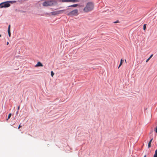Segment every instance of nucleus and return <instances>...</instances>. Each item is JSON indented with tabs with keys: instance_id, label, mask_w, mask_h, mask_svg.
I'll return each mask as SVG.
<instances>
[{
	"instance_id": "2eb2a0df",
	"label": "nucleus",
	"mask_w": 157,
	"mask_h": 157,
	"mask_svg": "<svg viewBox=\"0 0 157 157\" xmlns=\"http://www.w3.org/2000/svg\"><path fill=\"white\" fill-rule=\"evenodd\" d=\"M146 24H144V26H143V29L144 30H146Z\"/></svg>"
},
{
	"instance_id": "412c9836",
	"label": "nucleus",
	"mask_w": 157,
	"mask_h": 157,
	"mask_svg": "<svg viewBox=\"0 0 157 157\" xmlns=\"http://www.w3.org/2000/svg\"><path fill=\"white\" fill-rule=\"evenodd\" d=\"M152 140H153V138H152V139H151L150 140V141H149V143H151V141H152Z\"/></svg>"
},
{
	"instance_id": "c85d7f7f",
	"label": "nucleus",
	"mask_w": 157,
	"mask_h": 157,
	"mask_svg": "<svg viewBox=\"0 0 157 157\" xmlns=\"http://www.w3.org/2000/svg\"><path fill=\"white\" fill-rule=\"evenodd\" d=\"M2 36V35L1 34H0V37H1Z\"/></svg>"
},
{
	"instance_id": "9d476101",
	"label": "nucleus",
	"mask_w": 157,
	"mask_h": 157,
	"mask_svg": "<svg viewBox=\"0 0 157 157\" xmlns=\"http://www.w3.org/2000/svg\"><path fill=\"white\" fill-rule=\"evenodd\" d=\"M61 2H71V0H61Z\"/></svg>"
},
{
	"instance_id": "423d86ee",
	"label": "nucleus",
	"mask_w": 157,
	"mask_h": 157,
	"mask_svg": "<svg viewBox=\"0 0 157 157\" xmlns=\"http://www.w3.org/2000/svg\"><path fill=\"white\" fill-rule=\"evenodd\" d=\"M10 28V25H9L8 26V33L9 36L10 37V36H11Z\"/></svg>"
},
{
	"instance_id": "7ed1b4c3",
	"label": "nucleus",
	"mask_w": 157,
	"mask_h": 157,
	"mask_svg": "<svg viewBox=\"0 0 157 157\" xmlns=\"http://www.w3.org/2000/svg\"><path fill=\"white\" fill-rule=\"evenodd\" d=\"M66 14L67 16L71 17L77 16L78 14V10L77 9L74 10L69 12H67Z\"/></svg>"
},
{
	"instance_id": "0eeeda50",
	"label": "nucleus",
	"mask_w": 157,
	"mask_h": 157,
	"mask_svg": "<svg viewBox=\"0 0 157 157\" xmlns=\"http://www.w3.org/2000/svg\"><path fill=\"white\" fill-rule=\"evenodd\" d=\"M42 64L40 62H39L37 63V64L36 65V67H42L43 66Z\"/></svg>"
},
{
	"instance_id": "6ab92c4d",
	"label": "nucleus",
	"mask_w": 157,
	"mask_h": 157,
	"mask_svg": "<svg viewBox=\"0 0 157 157\" xmlns=\"http://www.w3.org/2000/svg\"><path fill=\"white\" fill-rule=\"evenodd\" d=\"M22 127V126L21 125V124H20L18 126V129H19L21 127Z\"/></svg>"
},
{
	"instance_id": "1a4fd4ad",
	"label": "nucleus",
	"mask_w": 157,
	"mask_h": 157,
	"mask_svg": "<svg viewBox=\"0 0 157 157\" xmlns=\"http://www.w3.org/2000/svg\"><path fill=\"white\" fill-rule=\"evenodd\" d=\"M123 62V59H121V61H120V64L119 65V66L118 67V68H119L122 65V63Z\"/></svg>"
},
{
	"instance_id": "dca6fc26",
	"label": "nucleus",
	"mask_w": 157,
	"mask_h": 157,
	"mask_svg": "<svg viewBox=\"0 0 157 157\" xmlns=\"http://www.w3.org/2000/svg\"><path fill=\"white\" fill-rule=\"evenodd\" d=\"M54 72H53V71H51V75L52 77H53V75H54Z\"/></svg>"
},
{
	"instance_id": "39448f33",
	"label": "nucleus",
	"mask_w": 157,
	"mask_h": 157,
	"mask_svg": "<svg viewBox=\"0 0 157 157\" xmlns=\"http://www.w3.org/2000/svg\"><path fill=\"white\" fill-rule=\"evenodd\" d=\"M66 10L64 9L62 10L56 11H55L52 12L51 13V14L53 15H56L57 14H59L62 13V12Z\"/></svg>"
},
{
	"instance_id": "cd10ccee",
	"label": "nucleus",
	"mask_w": 157,
	"mask_h": 157,
	"mask_svg": "<svg viewBox=\"0 0 157 157\" xmlns=\"http://www.w3.org/2000/svg\"><path fill=\"white\" fill-rule=\"evenodd\" d=\"M144 157H146V155H145L144 156Z\"/></svg>"
},
{
	"instance_id": "f03ea898",
	"label": "nucleus",
	"mask_w": 157,
	"mask_h": 157,
	"mask_svg": "<svg viewBox=\"0 0 157 157\" xmlns=\"http://www.w3.org/2000/svg\"><path fill=\"white\" fill-rule=\"evenodd\" d=\"M57 4V2L56 0H48L44 2L43 6H51Z\"/></svg>"
},
{
	"instance_id": "5701e85b",
	"label": "nucleus",
	"mask_w": 157,
	"mask_h": 157,
	"mask_svg": "<svg viewBox=\"0 0 157 157\" xmlns=\"http://www.w3.org/2000/svg\"><path fill=\"white\" fill-rule=\"evenodd\" d=\"M155 132H156V133H157V127H156V129H155Z\"/></svg>"
},
{
	"instance_id": "bb28decb",
	"label": "nucleus",
	"mask_w": 157,
	"mask_h": 157,
	"mask_svg": "<svg viewBox=\"0 0 157 157\" xmlns=\"http://www.w3.org/2000/svg\"><path fill=\"white\" fill-rule=\"evenodd\" d=\"M1 3H0V8H1Z\"/></svg>"
},
{
	"instance_id": "ddd939ff",
	"label": "nucleus",
	"mask_w": 157,
	"mask_h": 157,
	"mask_svg": "<svg viewBox=\"0 0 157 157\" xmlns=\"http://www.w3.org/2000/svg\"><path fill=\"white\" fill-rule=\"evenodd\" d=\"M11 113H9L8 116V118L7 119H6V120L7 121L10 118V117H11Z\"/></svg>"
},
{
	"instance_id": "20e7f679",
	"label": "nucleus",
	"mask_w": 157,
	"mask_h": 157,
	"mask_svg": "<svg viewBox=\"0 0 157 157\" xmlns=\"http://www.w3.org/2000/svg\"><path fill=\"white\" fill-rule=\"evenodd\" d=\"M1 8H7L10 6V3H9L8 1L4 2L1 3Z\"/></svg>"
},
{
	"instance_id": "4468645a",
	"label": "nucleus",
	"mask_w": 157,
	"mask_h": 157,
	"mask_svg": "<svg viewBox=\"0 0 157 157\" xmlns=\"http://www.w3.org/2000/svg\"><path fill=\"white\" fill-rule=\"evenodd\" d=\"M79 1L78 0H71V2H78Z\"/></svg>"
},
{
	"instance_id": "f3484780",
	"label": "nucleus",
	"mask_w": 157,
	"mask_h": 157,
	"mask_svg": "<svg viewBox=\"0 0 157 157\" xmlns=\"http://www.w3.org/2000/svg\"><path fill=\"white\" fill-rule=\"evenodd\" d=\"M148 147H151V143H148Z\"/></svg>"
},
{
	"instance_id": "7c9ffc66",
	"label": "nucleus",
	"mask_w": 157,
	"mask_h": 157,
	"mask_svg": "<svg viewBox=\"0 0 157 157\" xmlns=\"http://www.w3.org/2000/svg\"><path fill=\"white\" fill-rule=\"evenodd\" d=\"M69 9H67V10H69Z\"/></svg>"
},
{
	"instance_id": "6e6552de",
	"label": "nucleus",
	"mask_w": 157,
	"mask_h": 157,
	"mask_svg": "<svg viewBox=\"0 0 157 157\" xmlns=\"http://www.w3.org/2000/svg\"><path fill=\"white\" fill-rule=\"evenodd\" d=\"M78 6V4H73V5L70 6H68V7H77Z\"/></svg>"
},
{
	"instance_id": "f8f14e48",
	"label": "nucleus",
	"mask_w": 157,
	"mask_h": 157,
	"mask_svg": "<svg viewBox=\"0 0 157 157\" xmlns=\"http://www.w3.org/2000/svg\"><path fill=\"white\" fill-rule=\"evenodd\" d=\"M153 157H157V150L155 151V154L154 155Z\"/></svg>"
},
{
	"instance_id": "c756f323",
	"label": "nucleus",
	"mask_w": 157,
	"mask_h": 157,
	"mask_svg": "<svg viewBox=\"0 0 157 157\" xmlns=\"http://www.w3.org/2000/svg\"><path fill=\"white\" fill-rule=\"evenodd\" d=\"M125 62H126V60L125 59Z\"/></svg>"
},
{
	"instance_id": "9b49d317",
	"label": "nucleus",
	"mask_w": 157,
	"mask_h": 157,
	"mask_svg": "<svg viewBox=\"0 0 157 157\" xmlns=\"http://www.w3.org/2000/svg\"><path fill=\"white\" fill-rule=\"evenodd\" d=\"M8 1L9 2V3H10L11 4L16 3L17 2V1Z\"/></svg>"
},
{
	"instance_id": "a878e982",
	"label": "nucleus",
	"mask_w": 157,
	"mask_h": 157,
	"mask_svg": "<svg viewBox=\"0 0 157 157\" xmlns=\"http://www.w3.org/2000/svg\"><path fill=\"white\" fill-rule=\"evenodd\" d=\"M9 44V42H8L7 43V45H8Z\"/></svg>"
},
{
	"instance_id": "4be33fe9",
	"label": "nucleus",
	"mask_w": 157,
	"mask_h": 157,
	"mask_svg": "<svg viewBox=\"0 0 157 157\" xmlns=\"http://www.w3.org/2000/svg\"><path fill=\"white\" fill-rule=\"evenodd\" d=\"M150 59L149 58L146 61V62H147Z\"/></svg>"
},
{
	"instance_id": "aec40b11",
	"label": "nucleus",
	"mask_w": 157,
	"mask_h": 157,
	"mask_svg": "<svg viewBox=\"0 0 157 157\" xmlns=\"http://www.w3.org/2000/svg\"><path fill=\"white\" fill-rule=\"evenodd\" d=\"M20 12L21 13H25L26 12L25 11H24L23 10H21V11H20Z\"/></svg>"
},
{
	"instance_id": "393cba45",
	"label": "nucleus",
	"mask_w": 157,
	"mask_h": 157,
	"mask_svg": "<svg viewBox=\"0 0 157 157\" xmlns=\"http://www.w3.org/2000/svg\"><path fill=\"white\" fill-rule=\"evenodd\" d=\"M19 108H20V106H19L18 107V108H17V109L18 110L19 109Z\"/></svg>"
},
{
	"instance_id": "a211bd4d",
	"label": "nucleus",
	"mask_w": 157,
	"mask_h": 157,
	"mask_svg": "<svg viewBox=\"0 0 157 157\" xmlns=\"http://www.w3.org/2000/svg\"><path fill=\"white\" fill-rule=\"evenodd\" d=\"M119 21L118 20H117L116 21L114 22L113 23H119Z\"/></svg>"
},
{
	"instance_id": "b1692460",
	"label": "nucleus",
	"mask_w": 157,
	"mask_h": 157,
	"mask_svg": "<svg viewBox=\"0 0 157 157\" xmlns=\"http://www.w3.org/2000/svg\"><path fill=\"white\" fill-rule=\"evenodd\" d=\"M153 56V55L152 54L151 55L150 57H149L150 59Z\"/></svg>"
},
{
	"instance_id": "f257e3e1",
	"label": "nucleus",
	"mask_w": 157,
	"mask_h": 157,
	"mask_svg": "<svg viewBox=\"0 0 157 157\" xmlns=\"http://www.w3.org/2000/svg\"><path fill=\"white\" fill-rule=\"evenodd\" d=\"M94 4L92 2H89L86 4V6L83 9L85 12H88L92 10L94 8Z\"/></svg>"
}]
</instances>
